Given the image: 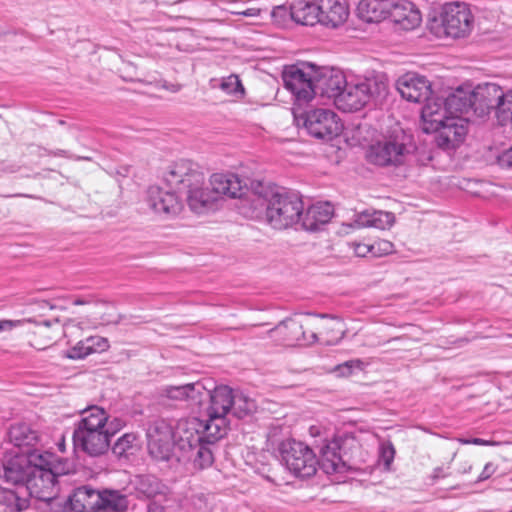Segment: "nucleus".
I'll list each match as a JSON object with an SVG mask.
<instances>
[{"label":"nucleus","instance_id":"27","mask_svg":"<svg viewBox=\"0 0 512 512\" xmlns=\"http://www.w3.org/2000/svg\"><path fill=\"white\" fill-rule=\"evenodd\" d=\"M333 212V206L328 202L313 204L302 213L300 217L301 227L307 231H317L322 225L331 220Z\"/></svg>","mask_w":512,"mask_h":512},{"label":"nucleus","instance_id":"29","mask_svg":"<svg viewBox=\"0 0 512 512\" xmlns=\"http://www.w3.org/2000/svg\"><path fill=\"white\" fill-rule=\"evenodd\" d=\"M114 431L107 430L73 439L74 445L91 457L104 455L110 447V438Z\"/></svg>","mask_w":512,"mask_h":512},{"label":"nucleus","instance_id":"5","mask_svg":"<svg viewBox=\"0 0 512 512\" xmlns=\"http://www.w3.org/2000/svg\"><path fill=\"white\" fill-rule=\"evenodd\" d=\"M388 93L387 83L377 78H366L363 81L347 83L338 98L337 106L345 112H354L362 109L370 102L381 101Z\"/></svg>","mask_w":512,"mask_h":512},{"label":"nucleus","instance_id":"10","mask_svg":"<svg viewBox=\"0 0 512 512\" xmlns=\"http://www.w3.org/2000/svg\"><path fill=\"white\" fill-rule=\"evenodd\" d=\"M147 447L150 456L157 461H169L175 455L174 427L164 419H156L148 424Z\"/></svg>","mask_w":512,"mask_h":512},{"label":"nucleus","instance_id":"49","mask_svg":"<svg viewBox=\"0 0 512 512\" xmlns=\"http://www.w3.org/2000/svg\"><path fill=\"white\" fill-rule=\"evenodd\" d=\"M497 160L502 168L512 169V147L502 152Z\"/></svg>","mask_w":512,"mask_h":512},{"label":"nucleus","instance_id":"33","mask_svg":"<svg viewBox=\"0 0 512 512\" xmlns=\"http://www.w3.org/2000/svg\"><path fill=\"white\" fill-rule=\"evenodd\" d=\"M205 180L199 185H191L186 190L187 202L190 209L196 213H202L216 200L214 192L204 188Z\"/></svg>","mask_w":512,"mask_h":512},{"label":"nucleus","instance_id":"15","mask_svg":"<svg viewBox=\"0 0 512 512\" xmlns=\"http://www.w3.org/2000/svg\"><path fill=\"white\" fill-rule=\"evenodd\" d=\"M271 338L284 345H307L315 343L317 334L312 332L308 336L304 331V324L296 318H287L276 327L268 331Z\"/></svg>","mask_w":512,"mask_h":512},{"label":"nucleus","instance_id":"20","mask_svg":"<svg viewBox=\"0 0 512 512\" xmlns=\"http://www.w3.org/2000/svg\"><path fill=\"white\" fill-rule=\"evenodd\" d=\"M502 87L494 83L478 85L472 93L473 113L478 117H485L496 111L498 101L502 96Z\"/></svg>","mask_w":512,"mask_h":512},{"label":"nucleus","instance_id":"34","mask_svg":"<svg viewBox=\"0 0 512 512\" xmlns=\"http://www.w3.org/2000/svg\"><path fill=\"white\" fill-rule=\"evenodd\" d=\"M292 20L301 25H310L318 23L319 14L317 10V1L309 2L306 0H294L291 3Z\"/></svg>","mask_w":512,"mask_h":512},{"label":"nucleus","instance_id":"52","mask_svg":"<svg viewBox=\"0 0 512 512\" xmlns=\"http://www.w3.org/2000/svg\"><path fill=\"white\" fill-rule=\"evenodd\" d=\"M147 512H164V507L161 504L152 501L147 506Z\"/></svg>","mask_w":512,"mask_h":512},{"label":"nucleus","instance_id":"44","mask_svg":"<svg viewBox=\"0 0 512 512\" xmlns=\"http://www.w3.org/2000/svg\"><path fill=\"white\" fill-rule=\"evenodd\" d=\"M86 345L90 346V354L100 353L106 351L109 348V342L106 338L101 336H90L85 339Z\"/></svg>","mask_w":512,"mask_h":512},{"label":"nucleus","instance_id":"51","mask_svg":"<svg viewBox=\"0 0 512 512\" xmlns=\"http://www.w3.org/2000/svg\"><path fill=\"white\" fill-rule=\"evenodd\" d=\"M378 249L381 250L383 253L388 254L391 253L393 250V244L387 240H382L377 243Z\"/></svg>","mask_w":512,"mask_h":512},{"label":"nucleus","instance_id":"38","mask_svg":"<svg viewBox=\"0 0 512 512\" xmlns=\"http://www.w3.org/2000/svg\"><path fill=\"white\" fill-rule=\"evenodd\" d=\"M127 497L119 491L105 490L104 498L92 512H124L127 509Z\"/></svg>","mask_w":512,"mask_h":512},{"label":"nucleus","instance_id":"24","mask_svg":"<svg viewBox=\"0 0 512 512\" xmlns=\"http://www.w3.org/2000/svg\"><path fill=\"white\" fill-rule=\"evenodd\" d=\"M210 186L216 198L227 196L229 198H241L246 184L240 177L233 173H215L210 177Z\"/></svg>","mask_w":512,"mask_h":512},{"label":"nucleus","instance_id":"28","mask_svg":"<svg viewBox=\"0 0 512 512\" xmlns=\"http://www.w3.org/2000/svg\"><path fill=\"white\" fill-rule=\"evenodd\" d=\"M318 464L326 474L342 473L347 470L346 463L340 453L338 440L327 441L321 447Z\"/></svg>","mask_w":512,"mask_h":512},{"label":"nucleus","instance_id":"4","mask_svg":"<svg viewBox=\"0 0 512 512\" xmlns=\"http://www.w3.org/2000/svg\"><path fill=\"white\" fill-rule=\"evenodd\" d=\"M474 27V16L468 4L463 2L447 3L440 17L433 18L428 25L430 32L438 38H464Z\"/></svg>","mask_w":512,"mask_h":512},{"label":"nucleus","instance_id":"61","mask_svg":"<svg viewBox=\"0 0 512 512\" xmlns=\"http://www.w3.org/2000/svg\"><path fill=\"white\" fill-rule=\"evenodd\" d=\"M165 88L171 90L172 92H178L180 89L179 85L172 84L170 87L164 86Z\"/></svg>","mask_w":512,"mask_h":512},{"label":"nucleus","instance_id":"21","mask_svg":"<svg viewBox=\"0 0 512 512\" xmlns=\"http://www.w3.org/2000/svg\"><path fill=\"white\" fill-rule=\"evenodd\" d=\"M163 394L171 400L186 401L190 406L200 407L207 400L208 386L204 381L167 386Z\"/></svg>","mask_w":512,"mask_h":512},{"label":"nucleus","instance_id":"30","mask_svg":"<svg viewBox=\"0 0 512 512\" xmlns=\"http://www.w3.org/2000/svg\"><path fill=\"white\" fill-rule=\"evenodd\" d=\"M393 7L392 0H361L357 11L359 17L365 22L377 23L390 16Z\"/></svg>","mask_w":512,"mask_h":512},{"label":"nucleus","instance_id":"46","mask_svg":"<svg viewBox=\"0 0 512 512\" xmlns=\"http://www.w3.org/2000/svg\"><path fill=\"white\" fill-rule=\"evenodd\" d=\"M89 347L86 345L85 339L81 340L67 351V357L70 359H83L90 355Z\"/></svg>","mask_w":512,"mask_h":512},{"label":"nucleus","instance_id":"11","mask_svg":"<svg viewBox=\"0 0 512 512\" xmlns=\"http://www.w3.org/2000/svg\"><path fill=\"white\" fill-rule=\"evenodd\" d=\"M313 64L287 67L282 74L284 86L295 97L298 105L306 104L315 96V72Z\"/></svg>","mask_w":512,"mask_h":512},{"label":"nucleus","instance_id":"32","mask_svg":"<svg viewBox=\"0 0 512 512\" xmlns=\"http://www.w3.org/2000/svg\"><path fill=\"white\" fill-rule=\"evenodd\" d=\"M10 442L24 451L34 450L32 447L38 442V435L25 423H16L10 426L8 432Z\"/></svg>","mask_w":512,"mask_h":512},{"label":"nucleus","instance_id":"31","mask_svg":"<svg viewBox=\"0 0 512 512\" xmlns=\"http://www.w3.org/2000/svg\"><path fill=\"white\" fill-rule=\"evenodd\" d=\"M355 222L361 227H373L380 230L389 229L395 222L391 212L381 210H365L356 216Z\"/></svg>","mask_w":512,"mask_h":512},{"label":"nucleus","instance_id":"42","mask_svg":"<svg viewBox=\"0 0 512 512\" xmlns=\"http://www.w3.org/2000/svg\"><path fill=\"white\" fill-rule=\"evenodd\" d=\"M291 4L275 6L271 11L272 19L279 25H284L288 19H292Z\"/></svg>","mask_w":512,"mask_h":512},{"label":"nucleus","instance_id":"48","mask_svg":"<svg viewBox=\"0 0 512 512\" xmlns=\"http://www.w3.org/2000/svg\"><path fill=\"white\" fill-rule=\"evenodd\" d=\"M376 244L368 245L363 243L355 244L354 251L355 254L359 257H365L367 254L372 253L376 254Z\"/></svg>","mask_w":512,"mask_h":512},{"label":"nucleus","instance_id":"14","mask_svg":"<svg viewBox=\"0 0 512 512\" xmlns=\"http://www.w3.org/2000/svg\"><path fill=\"white\" fill-rule=\"evenodd\" d=\"M163 179L171 188L186 191L191 185L201 184L204 181V173L196 163L181 159L169 166Z\"/></svg>","mask_w":512,"mask_h":512},{"label":"nucleus","instance_id":"1","mask_svg":"<svg viewBox=\"0 0 512 512\" xmlns=\"http://www.w3.org/2000/svg\"><path fill=\"white\" fill-rule=\"evenodd\" d=\"M443 113L439 102L425 104L421 110L423 131L426 133L437 132L436 143L440 148L455 149L467 135L468 122L463 117H448Z\"/></svg>","mask_w":512,"mask_h":512},{"label":"nucleus","instance_id":"63","mask_svg":"<svg viewBox=\"0 0 512 512\" xmlns=\"http://www.w3.org/2000/svg\"><path fill=\"white\" fill-rule=\"evenodd\" d=\"M317 316H319L321 318H328V317H330L328 314H318Z\"/></svg>","mask_w":512,"mask_h":512},{"label":"nucleus","instance_id":"6","mask_svg":"<svg viewBox=\"0 0 512 512\" xmlns=\"http://www.w3.org/2000/svg\"><path fill=\"white\" fill-rule=\"evenodd\" d=\"M210 425L206 420L193 417L189 419H180L175 427V445L180 451L181 455L176 456L177 460L187 453L193 452L196 445L200 442L206 441L207 443H217L222 435L215 433L212 429L208 428Z\"/></svg>","mask_w":512,"mask_h":512},{"label":"nucleus","instance_id":"25","mask_svg":"<svg viewBox=\"0 0 512 512\" xmlns=\"http://www.w3.org/2000/svg\"><path fill=\"white\" fill-rule=\"evenodd\" d=\"M389 18L404 30H413L422 21L419 9L408 0L393 1Z\"/></svg>","mask_w":512,"mask_h":512},{"label":"nucleus","instance_id":"17","mask_svg":"<svg viewBox=\"0 0 512 512\" xmlns=\"http://www.w3.org/2000/svg\"><path fill=\"white\" fill-rule=\"evenodd\" d=\"M396 86L401 96L407 101L415 103L426 101L425 104H427L428 101L435 99L430 97L431 84L424 76L406 73L397 80Z\"/></svg>","mask_w":512,"mask_h":512},{"label":"nucleus","instance_id":"23","mask_svg":"<svg viewBox=\"0 0 512 512\" xmlns=\"http://www.w3.org/2000/svg\"><path fill=\"white\" fill-rule=\"evenodd\" d=\"M319 21L325 26L338 27L348 18L349 8L346 0H316Z\"/></svg>","mask_w":512,"mask_h":512},{"label":"nucleus","instance_id":"55","mask_svg":"<svg viewBox=\"0 0 512 512\" xmlns=\"http://www.w3.org/2000/svg\"><path fill=\"white\" fill-rule=\"evenodd\" d=\"M93 302L92 297H79L73 301L74 305H87Z\"/></svg>","mask_w":512,"mask_h":512},{"label":"nucleus","instance_id":"60","mask_svg":"<svg viewBox=\"0 0 512 512\" xmlns=\"http://www.w3.org/2000/svg\"><path fill=\"white\" fill-rule=\"evenodd\" d=\"M53 322L58 323L59 320L56 318V319L53 320ZM40 325H43L45 327H50L52 325V321L44 320V321L40 322Z\"/></svg>","mask_w":512,"mask_h":512},{"label":"nucleus","instance_id":"40","mask_svg":"<svg viewBox=\"0 0 512 512\" xmlns=\"http://www.w3.org/2000/svg\"><path fill=\"white\" fill-rule=\"evenodd\" d=\"M137 436L134 433H126L122 435L112 446V453L118 457H127L134 448Z\"/></svg>","mask_w":512,"mask_h":512},{"label":"nucleus","instance_id":"39","mask_svg":"<svg viewBox=\"0 0 512 512\" xmlns=\"http://www.w3.org/2000/svg\"><path fill=\"white\" fill-rule=\"evenodd\" d=\"M256 410L255 401L242 392L234 390L231 415L242 419L251 415Z\"/></svg>","mask_w":512,"mask_h":512},{"label":"nucleus","instance_id":"13","mask_svg":"<svg viewBox=\"0 0 512 512\" xmlns=\"http://www.w3.org/2000/svg\"><path fill=\"white\" fill-rule=\"evenodd\" d=\"M303 118L309 134L318 139L331 140L343 129L338 115L329 109L318 108L307 111Z\"/></svg>","mask_w":512,"mask_h":512},{"label":"nucleus","instance_id":"62","mask_svg":"<svg viewBox=\"0 0 512 512\" xmlns=\"http://www.w3.org/2000/svg\"><path fill=\"white\" fill-rule=\"evenodd\" d=\"M65 154H66L65 150H59L57 153H55V155H60V156H64Z\"/></svg>","mask_w":512,"mask_h":512},{"label":"nucleus","instance_id":"41","mask_svg":"<svg viewBox=\"0 0 512 512\" xmlns=\"http://www.w3.org/2000/svg\"><path fill=\"white\" fill-rule=\"evenodd\" d=\"M220 89L229 95H243L244 88L241 84L239 77L231 74L221 79Z\"/></svg>","mask_w":512,"mask_h":512},{"label":"nucleus","instance_id":"35","mask_svg":"<svg viewBox=\"0 0 512 512\" xmlns=\"http://www.w3.org/2000/svg\"><path fill=\"white\" fill-rule=\"evenodd\" d=\"M0 505L7 512H21L28 508L29 499L21 489L0 488Z\"/></svg>","mask_w":512,"mask_h":512},{"label":"nucleus","instance_id":"59","mask_svg":"<svg viewBox=\"0 0 512 512\" xmlns=\"http://www.w3.org/2000/svg\"><path fill=\"white\" fill-rule=\"evenodd\" d=\"M471 442L476 445H486L488 443L487 441L480 438H474Z\"/></svg>","mask_w":512,"mask_h":512},{"label":"nucleus","instance_id":"12","mask_svg":"<svg viewBox=\"0 0 512 512\" xmlns=\"http://www.w3.org/2000/svg\"><path fill=\"white\" fill-rule=\"evenodd\" d=\"M41 458L39 450L22 451L8 459L3 465V473L0 475L1 483L11 484L15 488L27 485L32 467Z\"/></svg>","mask_w":512,"mask_h":512},{"label":"nucleus","instance_id":"9","mask_svg":"<svg viewBox=\"0 0 512 512\" xmlns=\"http://www.w3.org/2000/svg\"><path fill=\"white\" fill-rule=\"evenodd\" d=\"M233 394L234 390L227 385L208 386L209 405L206 409V421L210 424L208 428L223 437L227 434L229 427L227 416L231 414Z\"/></svg>","mask_w":512,"mask_h":512},{"label":"nucleus","instance_id":"8","mask_svg":"<svg viewBox=\"0 0 512 512\" xmlns=\"http://www.w3.org/2000/svg\"><path fill=\"white\" fill-rule=\"evenodd\" d=\"M408 153L406 136L400 130L370 145L366 157L378 166H398L405 162Z\"/></svg>","mask_w":512,"mask_h":512},{"label":"nucleus","instance_id":"45","mask_svg":"<svg viewBox=\"0 0 512 512\" xmlns=\"http://www.w3.org/2000/svg\"><path fill=\"white\" fill-rule=\"evenodd\" d=\"M364 368V362L360 359H352L344 362L337 366L336 370L341 376H349L352 374L354 369L362 370Z\"/></svg>","mask_w":512,"mask_h":512},{"label":"nucleus","instance_id":"22","mask_svg":"<svg viewBox=\"0 0 512 512\" xmlns=\"http://www.w3.org/2000/svg\"><path fill=\"white\" fill-rule=\"evenodd\" d=\"M429 102L440 103L443 114L448 117H462L463 114H468L473 111V100L471 91H465L461 88L452 92L446 98L436 97Z\"/></svg>","mask_w":512,"mask_h":512},{"label":"nucleus","instance_id":"19","mask_svg":"<svg viewBox=\"0 0 512 512\" xmlns=\"http://www.w3.org/2000/svg\"><path fill=\"white\" fill-rule=\"evenodd\" d=\"M110 430L108 414L98 406H91L81 413V419L76 424L73 439Z\"/></svg>","mask_w":512,"mask_h":512},{"label":"nucleus","instance_id":"16","mask_svg":"<svg viewBox=\"0 0 512 512\" xmlns=\"http://www.w3.org/2000/svg\"><path fill=\"white\" fill-rule=\"evenodd\" d=\"M313 72H315V95L319 93L322 96L334 98L337 104L340 94L347 85L344 74L334 68H316L315 66Z\"/></svg>","mask_w":512,"mask_h":512},{"label":"nucleus","instance_id":"58","mask_svg":"<svg viewBox=\"0 0 512 512\" xmlns=\"http://www.w3.org/2000/svg\"><path fill=\"white\" fill-rule=\"evenodd\" d=\"M244 16H256L259 14V9H248L242 12Z\"/></svg>","mask_w":512,"mask_h":512},{"label":"nucleus","instance_id":"50","mask_svg":"<svg viewBox=\"0 0 512 512\" xmlns=\"http://www.w3.org/2000/svg\"><path fill=\"white\" fill-rule=\"evenodd\" d=\"M496 471V467L493 465V463L489 462L484 466V469L482 470L481 474L479 475L477 481L481 482L484 480H487L494 474Z\"/></svg>","mask_w":512,"mask_h":512},{"label":"nucleus","instance_id":"43","mask_svg":"<svg viewBox=\"0 0 512 512\" xmlns=\"http://www.w3.org/2000/svg\"><path fill=\"white\" fill-rule=\"evenodd\" d=\"M344 333L342 323L337 321L334 325L326 329V344L336 345L344 337Z\"/></svg>","mask_w":512,"mask_h":512},{"label":"nucleus","instance_id":"36","mask_svg":"<svg viewBox=\"0 0 512 512\" xmlns=\"http://www.w3.org/2000/svg\"><path fill=\"white\" fill-rule=\"evenodd\" d=\"M216 443L200 442L191 453L184 454L182 458L192 461L195 469L203 470L210 467L214 462L212 447Z\"/></svg>","mask_w":512,"mask_h":512},{"label":"nucleus","instance_id":"2","mask_svg":"<svg viewBox=\"0 0 512 512\" xmlns=\"http://www.w3.org/2000/svg\"><path fill=\"white\" fill-rule=\"evenodd\" d=\"M267 203L266 218L275 229H287L300 223L304 211L302 199L283 188H268L258 192V200Z\"/></svg>","mask_w":512,"mask_h":512},{"label":"nucleus","instance_id":"18","mask_svg":"<svg viewBox=\"0 0 512 512\" xmlns=\"http://www.w3.org/2000/svg\"><path fill=\"white\" fill-rule=\"evenodd\" d=\"M147 204L155 213L166 217L178 215L183 208V204L175 192L165 191L158 186L149 187Z\"/></svg>","mask_w":512,"mask_h":512},{"label":"nucleus","instance_id":"26","mask_svg":"<svg viewBox=\"0 0 512 512\" xmlns=\"http://www.w3.org/2000/svg\"><path fill=\"white\" fill-rule=\"evenodd\" d=\"M104 498V491L100 492L88 486H81L74 490L65 502L74 512H92Z\"/></svg>","mask_w":512,"mask_h":512},{"label":"nucleus","instance_id":"47","mask_svg":"<svg viewBox=\"0 0 512 512\" xmlns=\"http://www.w3.org/2000/svg\"><path fill=\"white\" fill-rule=\"evenodd\" d=\"M395 449L391 442L382 443L380 446V458L386 467H389L394 460Z\"/></svg>","mask_w":512,"mask_h":512},{"label":"nucleus","instance_id":"53","mask_svg":"<svg viewBox=\"0 0 512 512\" xmlns=\"http://www.w3.org/2000/svg\"><path fill=\"white\" fill-rule=\"evenodd\" d=\"M37 304H38L39 308L42 310H45V309L53 310L56 308V305H54L53 303H51L48 300H41V301L37 302Z\"/></svg>","mask_w":512,"mask_h":512},{"label":"nucleus","instance_id":"7","mask_svg":"<svg viewBox=\"0 0 512 512\" xmlns=\"http://www.w3.org/2000/svg\"><path fill=\"white\" fill-rule=\"evenodd\" d=\"M278 451L287 469L297 477L307 478L317 471L318 460L313 450L306 444L295 439H285Z\"/></svg>","mask_w":512,"mask_h":512},{"label":"nucleus","instance_id":"57","mask_svg":"<svg viewBox=\"0 0 512 512\" xmlns=\"http://www.w3.org/2000/svg\"><path fill=\"white\" fill-rule=\"evenodd\" d=\"M12 327V322L8 320L0 321V331Z\"/></svg>","mask_w":512,"mask_h":512},{"label":"nucleus","instance_id":"64","mask_svg":"<svg viewBox=\"0 0 512 512\" xmlns=\"http://www.w3.org/2000/svg\"><path fill=\"white\" fill-rule=\"evenodd\" d=\"M63 447H64V445L60 444L59 448H60L61 451H64Z\"/></svg>","mask_w":512,"mask_h":512},{"label":"nucleus","instance_id":"37","mask_svg":"<svg viewBox=\"0 0 512 512\" xmlns=\"http://www.w3.org/2000/svg\"><path fill=\"white\" fill-rule=\"evenodd\" d=\"M136 490L147 498H154L165 494L167 487L154 475H140L136 477Z\"/></svg>","mask_w":512,"mask_h":512},{"label":"nucleus","instance_id":"54","mask_svg":"<svg viewBox=\"0 0 512 512\" xmlns=\"http://www.w3.org/2000/svg\"><path fill=\"white\" fill-rule=\"evenodd\" d=\"M446 476H447V474L444 473V470H443L442 467H436L433 470V473H432V479L433 480H437L439 478H444Z\"/></svg>","mask_w":512,"mask_h":512},{"label":"nucleus","instance_id":"56","mask_svg":"<svg viewBox=\"0 0 512 512\" xmlns=\"http://www.w3.org/2000/svg\"><path fill=\"white\" fill-rule=\"evenodd\" d=\"M309 433L313 437L319 436L320 435V427L319 426H315V425L311 426L309 428Z\"/></svg>","mask_w":512,"mask_h":512},{"label":"nucleus","instance_id":"3","mask_svg":"<svg viewBox=\"0 0 512 512\" xmlns=\"http://www.w3.org/2000/svg\"><path fill=\"white\" fill-rule=\"evenodd\" d=\"M50 457L49 453H41V458L32 467L27 485L20 486V489L27 497H33L51 505L53 512H64L66 506L58 498L57 475L50 468Z\"/></svg>","mask_w":512,"mask_h":512}]
</instances>
